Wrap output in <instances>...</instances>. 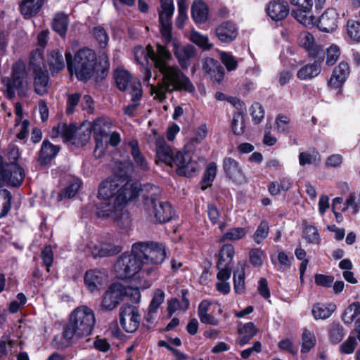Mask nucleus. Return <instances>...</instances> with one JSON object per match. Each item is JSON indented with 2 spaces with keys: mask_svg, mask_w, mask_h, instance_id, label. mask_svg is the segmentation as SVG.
<instances>
[{
  "mask_svg": "<svg viewBox=\"0 0 360 360\" xmlns=\"http://www.w3.org/2000/svg\"><path fill=\"white\" fill-rule=\"evenodd\" d=\"M128 145L131 149L130 153L137 167L143 171L148 170L149 169L148 164L146 158L140 151L138 141L132 139L129 141Z\"/></svg>",
  "mask_w": 360,
  "mask_h": 360,
  "instance_id": "e433bc0d",
  "label": "nucleus"
},
{
  "mask_svg": "<svg viewBox=\"0 0 360 360\" xmlns=\"http://www.w3.org/2000/svg\"><path fill=\"white\" fill-rule=\"evenodd\" d=\"M129 199V194L127 193L124 195L119 193L114 199V203L110 201L100 200L96 205L95 214L99 218H111L117 220L122 217L125 205Z\"/></svg>",
  "mask_w": 360,
  "mask_h": 360,
  "instance_id": "1a4fd4ad",
  "label": "nucleus"
},
{
  "mask_svg": "<svg viewBox=\"0 0 360 360\" xmlns=\"http://www.w3.org/2000/svg\"><path fill=\"white\" fill-rule=\"evenodd\" d=\"M349 66L346 62H341L333 70L331 77L328 80V86L337 89L342 86L349 75Z\"/></svg>",
  "mask_w": 360,
  "mask_h": 360,
  "instance_id": "5701e85b",
  "label": "nucleus"
},
{
  "mask_svg": "<svg viewBox=\"0 0 360 360\" xmlns=\"http://www.w3.org/2000/svg\"><path fill=\"white\" fill-rule=\"evenodd\" d=\"M154 57H155V52L154 51L153 48L150 44L148 45L145 49L140 50V56L139 51H136L135 52V59L139 64L143 65V61H141L142 58H143V60H145L148 64V59L150 58L152 60H153Z\"/></svg>",
  "mask_w": 360,
  "mask_h": 360,
  "instance_id": "bf43d9fd",
  "label": "nucleus"
},
{
  "mask_svg": "<svg viewBox=\"0 0 360 360\" xmlns=\"http://www.w3.org/2000/svg\"><path fill=\"white\" fill-rule=\"evenodd\" d=\"M320 161V155L318 151L313 150L311 153L302 152L299 154V163L301 166L311 165Z\"/></svg>",
  "mask_w": 360,
  "mask_h": 360,
  "instance_id": "864d4df0",
  "label": "nucleus"
},
{
  "mask_svg": "<svg viewBox=\"0 0 360 360\" xmlns=\"http://www.w3.org/2000/svg\"><path fill=\"white\" fill-rule=\"evenodd\" d=\"M245 123L243 116L240 112H236L233 114V120L231 122V129L233 135H241L244 133Z\"/></svg>",
  "mask_w": 360,
  "mask_h": 360,
  "instance_id": "13d9d810",
  "label": "nucleus"
},
{
  "mask_svg": "<svg viewBox=\"0 0 360 360\" xmlns=\"http://www.w3.org/2000/svg\"><path fill=\"white\" fill-rule=\"evenodd\" d=\"M122 249V246L117 242L115 243L112 238H108L100 240V250L97 254L99 258L107 257L120 253Z\"/></svg>",
  "mask_w": 360,
  "mask_h": 360,
  "instance_id": "f704fd0d",
  "label": "nucleus"
},
{
  "mask_svg": "<svg viewBox=\"0 0 360 360\" xmlns=\"http://www.w3.org/2000/svg\"><path fill=\"white\" fill-rule=\"evenodd\" d=\"M191 16L195 23H204L207 20L208 7L202 1L198 4H193L191 7Z\"/></svg>",
  "mask_w": 360,
  "mask_h": 360,
  "instance_id": "a19ab883",
  "label": "nucleus"
},
{
  "mask_svg": "<svg viewBox=\"0 0 360 360\" xmlns=\"http://www.w3.org/2000/svg\"><path fill=\"white\" fill-rule=\"evenodd\" d=\"M47 0H21L19 11L25 20H30L41 11Z\"/></svg>",
  "mask_w": 360,
  "mask_h": 360,
  "instance_id": "cd10ccee",
  "label": "nucleus"
},
{
  "mask_svg": "<svg viewBox=\"0 0 360 360\" xmlns=\"http://www.w3.org/2000/svg\"><path fill=\"white\" fill-rule=\"evenodd\" d=\"M162 11L159 12L160 34L166 44L172 41L171 19L174 11L173 0H160Z\"/></svg>",
  "mask_w": 360,
  "mask_h": 360,
  "instance_id": "9d476101",
  "label": "nucleus"
},
{
  "mask_svg": "<svg viewBox=\"0 0 360 360\" xmlns=\"http://www.w3.org/2000/svg\"><path fill=\"white\" fill-rule=\"evenodd\" d=\"M190 40L203 51H209L213 46L210 43L207 36L203 35L195 30L191 32Z\"/></svg>",
  "mask_w": 360,
  "mask_h": 360,
  "instance_id": "a18cd8bd",
  "label": "nucleus"
},
{
  "mask_svg": "<svg viewBox=\"0 0 360 360\" xmlns=\"http://www.w3.org/2000/svg\"><path fill=\"white\" fill-rule=\"evenodd\" d=\"M316 339L312 333L305 329L302 333V345L301 352L307 353L315 345Z\"/></svg>",
  "mask_w": 360,
  "mask_h": 360,
  "instance_id": "052dcab7",
  "label": "nucleus"
},
{
  "mask_svg": "<svg viewBox=\"0 0 360 360\" xmlns=\"http://www.w3.org/2000/svg\"><path fill=\"white\" fill-rule=\"evenodd\" d=\"M195 90V86L190 78L178 66H173L162 74L161 82H158L156 86L154 87V93L160 101L166 99L167 92L185 91L193 93Z\"/></svg>",
  "mask_w": 360,
  "mask_h": 360,
  "instance_id": "7ed1b4c3",
  "label": "nucleus"
},
{
  "mask_svg": "<svg viewBox=\"0 0 360 360\" xmlns=\"http://www.w3.org/2000/svg\"><path fill=\"white\" fill-rule=\"evenodd\" d=\"M67 68L70 75L75 74L77 79L86 82L96 74V80H102L108 75L110 63L107 58L98 62L96 52L85 47L77 51L74 57L70 52L65 53Z\"/></svg>",
  "mask_w": 360,
  "mask_h": 360,
  "instance_id": "f257e3e1",
  "label": "nucleus"
},
{
  "mask_svg": "<svg viewBox=\"0 0 360 360\" xmlns=\"http://www.w3.org/2000/svg\"><path fill=\"white\" fill-rule=\"evenodd\" d=\"M25 176V171L19 165L15 162L0 164V178L8 186H20Z\"/></svg>",
  "mask_w": 360,
  "mask_h": 360,
  "instance_id": "9b49d317",
  "label": "nucleus"
},
{
  "mask_svg": "<svg viewBox=\"0 0 360 360\" xmlns=\"http://www.w3.org/2000/svg\"><path fill=\"white\" fill-rule=\"evenodd\" d=\"M163 41H165L163 40ZM165 43V42H164ZM169 44H168L169 45ZM167 44L162 45L160 44H157V52L155 53V57L153 58V62L155 68H157L162 74H164L169 70V68H173L169 65V60L172 58L170 51L167 47Z\"/></svg>",
  "mask_w": 360,
  "mask_h": 360,
  "instance_id": "b1692460",
  "label": "nucleus"
},
{
  "mask_svg": "<svg viewBox=\"0 0 360 360\" xmlns=\"http://www.w3.org/2000/svg\"><path fill=\"white\" fill-rule=\"evenodd\" d=\"M12 195L7 189H0V218L6 217L11 210Z\"/></svg>",
  "mask_w": 360,
  "mask_h": 360,
  "instance_id": "c03bdc74",
  "label": "nucleus"
},
{
  "mask_svg": "<svg viewBox=\"0 0 360 360\" xmlns=\"http://www.w3.org/2000/svg\"><path fill=\"white\" fill-rule=\"evenodd\" d=\"M299 44L305 49L310 58L325 59V50L321 45L316 43L312 34L306 32L300 36Z\"/></svg>",
  "mask_w": 360,
  "mask_h": 360,
  "instance_id": "f3484780",
  "label": "nucleus"
},
{
  "mask_svg": "<svg viewBox=\"0 0 360 360\" xmlns=\"http://www.w3.org/2000/svg\"><path fill=\"white\" fill-rule=\"evenodd\" d=\"M290 119L285 115L279 114L276 118L278 131L283 134H288L290 132Z\"/></svg>",
  "mask_w": 360,
  "mask_h": 360,
  "instance_id": "0e129e2a",
  "label": "nucleus"
},
{
  "mask_svg": "<svg viewBox=\"0 0 360 360\" xmlns=\"http://www.w3.org/2000/svg\"><path fill=\"white\" fill-rule=\"evenodd\" d=\"M202 69L212 81L219 83L224 79V69L217 60L205 58L202 61Z\"/></svg>",
  "mask_w": 360,
  "mask_h": 360,
  "instance_id": "4be33fe9",
  "label": "nucleus"
},
{
  "mask_svg": "<svg viewBox=\"0 0 360 360\" xmlns=\"http://www.w3.org/2000/svg\"><path fill=\"white\" fill-rule=\"evenodd\" d=\"M170 167H176V173L182 176H191L198 168V164L192 160L191 153L186 150H179L172 156Z\"/></svg>",
  "mask_w": 360,
  "mask_h": 360,
  "instance_id": "f8f14e48",
  "label": "nucleus"
},
{
  "mask_svg": "<svg viewBox=\"0 0 360 360\" xmlns=\"http://www.w3.org/2000/svg\"><path fill=\"white\" fill-rule=\"evenodd\" d=\"M69 25V18L64 13H58L52 22V29L61 37H65Z\"/></svg>",
  "mask_w": 360,
  "mask_h": 360,
  "instance_id": "ea45409f",
  "label": "nucleus"
},
{
  "mask_svg": "<svg viewBox=\"0 0 360 360\" xmlns=\"http://www.w3.org/2000/svg\"><path fill=\"white\" fill-rule=\"evenodd\" d=\"M265 12L272 20L278 22L288 15L290 8L284 0H271L266 6Z\"/></svg>",
  "mask_w": 360,
  "mask_h": 360,
  "instance_id": "a211bd4d",
  "label": "nucleus"
},
{
  "mask_svg": "<svg viewBox=\"0 0 360 360\" xmlns=\"http://www.w3.org/2000/svg\"><path fill=\"white\" fill-rule=\"evenodd\" d=\"M217 172V165L215 162H211L207 165L202 179L200 181V187L202 191L212 186L216 177Z\"/></svg>",
  "mask_w": 360,
  "mask_h": 360,
  "instance_id": "79ce46f5",
  "label": "nucleus"
},
{
  "mask_svg": "<svg viewBox=\"0 0 360 360\" xmlns=\"http://www.w3.org/2000/svg\"><path fill=\"white\" fill-rule=\"evenodd\" d=\"M46 62L52 77L59 74L65 67L63 54L58 49H53L47 53Z\"/></svg>",
  "mask_w": 360,
  "mask_h": 360,
  "instance_id": "c85d7f7f",
  "label": "nucleus"
},
{
  "mask_svg": "<svg viewBox=\"0 0 360 360\" xmlns=\"http://www.w3.org/2000/svg\"><path fill=\"white\" fill-rule=\"evenodd\" d=\"M234 291L236 294H242L245 292V273L242 269L233 272V275Z\"/></svg>",
  "mask_w": 360,
  "mask_h": 360,
  "instance_id": "6e6d98bb",
  "label": "nucleus"
},
{
  "mask_svg": "<svg viewBox=\"0 0 360 360\" xmlns=\"http://www.w3.org/2000/svg\"><path fill=\"white\" fill-rule=\"evenodd\" d=\"M134 186H136V193L131 198V200H134L139 196H141L144 200L146 206L155 204L158 199V196L160 194V188L154 184H146L140 185L137 182L132 184L129 183V187L130 190H134Z\"/></svg>",
  "mask_w": 360,
  "mask_h": 360,
  "instance_id": "dca6fc26",
  "label": "nucleus"
},
{
  "mask_svg": "<svg viewBox=\"0 0 360 360\" xmlns=\"http://www.w3.org/2000/svg\"><path fill=\"white\" fill-rule=\"evenodd\" d=\"M292 5L297 6L292 10V15L300 23L304 26L313 24L314 15L311 8L314 0H290Z\"/></svg>",
  "mask_w": 360,
  "mask_h": 360,
  "instance_id": "4468645a",
  "label": "nucleus"
},
{
  "mask_svg": "<svg viewBox=\"0 0 360 360\" xmlns=\"http://www.w3.org/2000/svg\"><path fill=\"white\" fill-rule=\"evenodd\" d=\"M235 255V249L231 244H224L220 249L217 264L220 266H231Z\"/></svg>",
  "mask_w": 360,
  "mask_h": 360,
  "instance_id": "37998d69",
  "label": "nucleus"
},
{
  "mask_svg": "<svg viewBox=\"0 0 360 360\" xmlns=\"http://www.w3.org/2000/svg\"><path fill=\"white\" fill-rule=\"evenodd\" d=\"M269 233V223L266 220H262L257 226L254 235L253 240L257 244L262 243L267 238Z\"/></svg>",
  "mask_w": 360,
  "mask_h": 360,
  "instance_id": "3c124183",
  "label": "nucleus"
},
{
  "mask_svg": "<svg viewBox=\"0 0 360 360\" xmlns=\"http://www.w3.org/2000/svg\"><path fill=\"white\" fill-rule=\"evenodd\" d=\"M313 63L303 65L297 72V77L300 80H307L318 76L321 71V64L324 59L313 58Z\"/></svg>",
  "mask_w": 360,
  "mask_h": 360,
  "instance_id": "c756f323",
  "label": "nucleus"
},
{
  "mask_svg": "<svg viewBox=\"0 0 360 360\" xmlns=\"http://www.w3.org/2000/svg\"><path fill=\"white\" fill-rule=\"evenodd\" d=\"M329 339L332 343L340 342L345 335L344 328L338 323H332L328 329Z\"/></svg>",
  "mask_w": 360,
  "mask_h": 360,
  "instance_id": "09e8293b",
  "label": "nucleus"
},
{
  "mask_svg": "<svg viewBox=\"0 0 360 360\" xmlns=\"http://www.w3.org/2000/svg\"><path fill=\"white\" fill-rule=\"evenodd\" d=\"M59 150L60 147L58 146L53 145L44 140L41 145L38 162L41 165H48L56 158Z\"/></svg>",
  "mask_w": 360,
  "mask_h": 360,
  "instance_id": "2f4dec72",
  "label": "nucleus"
},
{
  "mask_svg": "<svg viewBox=\"0 0 360 360\" xmlns=\"http://www.w3.org/2000/svg\"><path fill=\"white\" fill-rule=\"evenodd\" d=\"M1 83L5 86L3 94L6 99L10 101L14 99L15 93L20 98L27 97L28 86L24 63L22 62L15 63L11 68V76L3 77Z\"/></svg>",
  "mask_w": 360,
  "mask_h": 360,
  "instance_id": "423d86ee",
  "label": "nucleus"
},
{
  "mask_svg": "<svg viewBox=\"0 0 360 360\" xmlns=\"http://www.w3.org/2000/svg\"><path fill=\"white\" fill-rule=\"evenodd\" d=\"M215 33L221 42L230 43L237 37L238 27L233 22L226 20L216 27Z\"/></svg>",
  "mask_w": 360,
  "mask_h": 360,
  "instance_id": "bb28decb",
  "label": "nucleus"
},
{
  "mask_svg": "<svg viewBox=\"0 0 360 360\" xmlns=\"http://www.w3.org/2000/svg\"><path fill=\"white\" fill-rule=\"evenodd\" d=\"M359 315H360V302H355L349 305L344 311L342 319L345 324H350Z\"/></svg>",
  "mask_w": 360,
  "mask_h": 360,
  "instance_id": "de8ad7c7",
  "label": "nucleus"
},
{
  "mask_svg": "<svg viewBox=\"0 0 360 360\" xmlns=\"http://www.w3.org/2000/svg\"><path fill=\"white\" fill-rule=\"evenodd\" d=\"M250 114L255 124H259L264 117V110L262 104L255 102L250 108Z\"/></svg>",
  "mask_w": 360,
  "mask_h": 360,
  "instance_id": "69168bd1",
  "label": "nucleus"
},
{
  "mask_svg": "<svg viewBox=\"0 0 360 360\" xmlns=\"http://www.w3.org/2000/svg\"><path fill=\"white\" fill-rule=\"evenodd\" d=\"M220 58L221 63L224 65L228 71H233L238 67V61L231 54L226 52H221Z\"/></svg>",
  "mask_w": 360,
  "mask_h": 360,
  "instance_id": "774afa93",
  "label": "nucleus"
},
{
  "mask_svg": "<svg viewBox=\"0 0 360 360\" xmlns=\"http://www.w3.org/2000/svg\"><path fill=\"white\" fill-rule=\"evenodd\" d=\"M347 33L352 40L360 42V22L349 20L347 22Z\"/></svg>",
  "mask_w": 360,
  "mask_h": 360,
  "instance_id": "5fc2aeb1",
  "label": "nucleus"
},
{
  "mask_svg": "<svg viewBox=\"0 0 360 360\" xmlns=\"http://www.w3.org/2000/svg\"><path fill=\"white\" fill-rule=\"evenodd\" d=\"M304 238L309 243L318 244L320 242V236L314 226L309 225L304 230Z\"/></svg>",
  "mask_w": 360,
  "mask_h": 360,
  "instance_id": "e2e57ef3",
  "label": "nucleus"
},
{
  "mask_svg": "<svg viewBox=\"0 0 360 360\" xmlns=\"http://www.w3.org/2000/svg\"><path fill=\"white\" fill-rule=\"evenodd\" d=\"M105 279V275L96 269L86 271L84 276V285L91 292L99 290Z\"/></svg>",
  "mask_w": 360,
  "mask_h": 360,
  "instance_id": "393cba45",
  "label": "nucleus"
},
{
  "mask_svg": "<svg viewBox=\"0 0 360 360\" xmlns=\"http://www.w3.org/2000/svg\"><path fill=\"white\" fill-rule=\"evenodd\" d=\"M91 34L97 41L101 48L104 49L106 47L108 44L109 37L103 27L101 25L94 27L91 30Z\"/></svg>",
  "mask_w": 360,
  "mask_h": 360,
  "instance_id": "8fccbe9b",
  "label": "nucleus"
},
{
  "mask_svg": "<svg viewBox=\"0 0 360 360\" xmlns=\"http://www.w3.org/2000/svg\"><path fill=\"white\" fill-rule=\"evenodd\" d=\"M124 296H130L134 303L141 300V293L137 288L125 287L120 283L111 284L103 295L101 309L112 311L121 303Z\"/></svg>",
  "mask_w": 360,
  "mask_h": 360,
  "instance_id": "0eeeda50",
  "label": "nucleus"
},
{
  "mask_svg": "<svg viewBox=\"0 0 360 360\" xmlns=\"http://www.w3.org/2000/svg\"><path fill=\"white\" fill-rule=\"evenodd\" d=\"M223 169L226 176L236 183H242L245 180L240 164L231 157H226L223 160Z\"/></svg>",
  "mask_w": 360,
  "mask_h": 360,
  "instance_id": "aec40b11",
  "label": "nucleus"
},
{
  "mask_svg": "<svg viewBox=\"0 0 360 360\" xmlns=\"http://www.w3.org/2000/svg\"><path fill=\"white\" fill-rule=\"evenodd\" d=\"M106 122L102 118H98L94 122L84 121L80 124L81 135H120L117 131H107Z\"/></svg>",
  "mask_w": 360,
  "mask_h": 360,
  "instance_id": "412c9836",
  "label": "nucleus"
},
{
  "mask_svg": "<svg viewBox=\"0 0 360 360\" xmlns=\"http://www.w3.org/2000/svg\"><path fill=\"white\" fill-rule=\"evenodd\" d=\"M114 79L117 88L121 91H125L132 82V75L123 68H117L114 72Z\"/></svg>",
  "mask_w": 360,
  "mask_h": 360,
  "instance_id": "4c0bfd02",
  "label": "nucleus"
},
{
  "mask_svg": "<svg viewBox=\"0 0 360 360\" xmlns=\"http://www.w3.org/2000/svg\"><path fill=\"white\" fill-rule=\"evenodd\" d=\"M129 176L126 174H114L103 181L98 188V198L99 200L110 201L114 203L117 195L128 193L130 198L136 193V186L134 190L129 189ZM131 199H129L130 200Z\"/></svg>",
  "mask_w": 360,
  "mask_h": 360,
  "instance_id": "39448f33",
  "label": "nucleus"
},
{
  "mask_svg": "<svg viewBox=\"0 0 360 360\" xmlns=\"http://www.w3.org/2000/svg\"><path fill=\"white\" fill-rule=\"evenodd\" d=\"M340 55V50L338 46L332 44L325 51L326 64L332 66L335 64Z\"/></svg>",
  "mask_w": 360,
  "mask_h": 360,
  "instance_id": "4d7b16f0",
  "label": "nucleus"
},
{
  "mask_svg": "<svg viewBox=\"0 0 360 360\" xmlns=\"http://www.w3.org/2000/svg\"><path fill=\"white\" fill-rule=\"evenodd\" d=\"M82 185L80 179L76 176H70L68 180V185L57 195V200L62 201L65 198L74 197Z\"/></svg>",
  "mask_w": 360,
  "mask_h": 360,
  "instance_id": "473e14b6",
  "label": "nucleus"
},
{
  "mask_svg": "<svg viewBox=\"0 0 360 360\" xmlns=\"http://www.w3.org/2000/svg\"><path fill=\"white\" fill-rule=\"evenodd\" d=\"M173 46V51L175 57L176 58L179 65L183 70H186L188 66V61L190 59L195 56L196 49L194 46L188 44L184 47H180V45L176 39H172L170 42Z\"/></svg>",
  "mask_w": 360,
  "mask_h": 360,
  "instance_id": "6ab92c4d",
  "label": "nucleus"
},
{
  "mask_svg": "<svg viewBox=\"0 0 360 360\" xmlns=\"http://www.w3.org/2000/svg\"><path fill=\"white\" fill-rule=\"evenodd\" d=\"M165 298V292L160 288L155 290L153 296L148 306L150 313H157L160 306L164 302Z\"/></svg>",
  "mask_w": 360,
  "mask_h": 360,
  "instance_id": "603ef678",
  "label": "nucleus"
},
{
  "mask_svg": "<svg viewBox=\"0 0 360 360\" xmlns=\"http://www.w3.org/2000/svg\"><path fill=\"white\" fill-rule=\"evenodd\" d=\"M351 210L352 214H356L360 210V203L356 201L355 193H350L344 203V210Z\"/></svg>",
  "mask_w": 360,
  "mask_h": 360,
  "instance_id": "338daca9",
  "label": "nucleus"
},
{
  "mask_svg": "<svg viewBox=\"0 0 360 360\" xmlns=\"http://www.w3.org/2000/svg\"><path fill=\"white\" fill-rule=\"evenodd\" d=\"M338 17L337 11L333 8H329L319 18L314 15L313 24L308 27L316 25L321 32H332L338 27Z\"/></svg>",
  "mask_w": 360,
  "mask_h": 360,
  "instance_id": "2eb2a0df",
  "label": "nucleus"
},
{
  "mask_svg": "<svg viewBox=\"0 0 360 360\" xmlns=\"http://www.w3.org/2000/svg\"><path fill=\"white\" fill-rule=\"evenodd\" d=\"M239 336L238 344L243 347L247 345L250 340L257 333V329L252 322L243 324L238 329Z\"/></svg>",
  "mask_w": 360,
  "mask_h": 360,
  "instance_id": "58836bf2",
  "label": "nucleus"
},
{
  "mask_svg": "<svg viewBox=\"0 0 360 360\" xmlns=\"http://www.w3.org/2000/svg\"><path fill=\"white\" fill-rule=\"evenodd\" d=\"M96 323L93 310L86 306H80L75 309L70 316L63 336L70 340L74 337L82 338L90 335Z\"/></svg>",
  "mask_w": 360,
  "mask_h": 360,
  "instance_id": "20e7f679",
  "label": "nucleus"
},
{
  "mask_svg": "<svg viewBox=\"0 0 360 360\" xmlns=\"http://www.w3.org/2000/svg\"><path fill=\"white\" fill-rule=\"evenodd\" d=\"M248 233L244 227H234L229 229L221 238V241H236L243 238Z\"/></svg>",
  "mask_w": 360,
  "mask_h": 360,
  "instance_id": "49530a36",
  "label": "nucleus"
},
{
  "mask_svg": "<svg viewBox=\"0 0 360 360\" xmlns=\"http://www.w3.org/2000/svg\"><path fill=\"white\" fill-rule=\"evenodd\" d=\"M56 135H76L75 134L78 130H81L80 126L78 127L76 123H67L58 124Z\"/></svg>",
  "mask_w": 360,
  "mask_h": 360,
  "instance_id": "680f3d73",
  "label": "nucleus"
},
{
  "mask_svg": "<svg viewBox=\"0 0 360 360\" xmlns=\"http://www.w3.org/2000/svg\"><path fill=\"white\" fill-rule=\"evenodd\" d=\"M134 251L139 254L143 266H155L163 263L166 257L165 247L160 243L146 241L133 244Z\"/></svg>",
  "mask_w": 360,
  "mask_h": 360,
  "instance_id": "6e6552de",
  "label": "nucleus"
},
{
  "mask_svg": "<svg viewBox=\"0 0 360 360\" xmlns=\"http://www.w3.org/2000/svg\"><path fill=\"white\" fill-rule=\"evenodd\" d=\"M153 207L154 216L160 223H166L169 221L174 214V211L169 202H160L158 205H151Z\"/></svg>",
  "mask_w": 360,
  "mask_h": 360,
  "instance_id": "7c9ffc66",
  "label": "nucleus"
},
{
  "mask_svg": "<svg viewBox=\"0 0 360 360\" xmlns=\"http://www.w3.org/2000/svg\"><path fill=\"white\" fill-rule=\"evenodd\" d=\"M115 271L120 278H132L142 289L150 288L158 278V269L143 266L139 255L134 251L133 245L130 252H125L117 258Z\"/></svg>",
  "mask_w": 360,
  "mask_h": 360,
  "instance_id": "f03ea898",
  "label": "nucleus"
},
{
  "mask_svg": "<svg viewBox=\"0 0 360 360\" xmlns=\"http://www.w3.org/2000/svg\"><path fill=\"white\" fill-rule=\"evenodd\" d=\"M141 321L139 309L134 305L124 304L120 309V323L122 328L127 333L135 332Z\"/></svg>",
  "mask_w": 360,
  "mask_h": 360,
  "instance_id": "ddd939ff",
  "label": "nucleus"
},
{
  "mask_svg": "<svg viewBox=\"0 0 360 360\" xmlns=\"http://www.w3.org/2000/svg\"><path fill=\"white\" fill-rule=\"evenodd\" d=\"M155 143L157 157L160 161L169 165L172 162L173 153L171 148L166 143L164 136H158Z\"/></svg>",
  "mask_w": 360,
  "mask_h": 360,
  "instance_id": "c9c22d12",
  "label": "nucleus"
},
{
  "mask_svg": "<svg viewBox=\"0 0 360 360\" xmlns=\"http://www.w3.org/2000/svg\"><path fill=\"white\" fill-rule=\"evenodd\" d=\"M34 75V92L39 96H44L48 93L49 83V72L41 67H37L32 70Z\"/></svg>",
  "mask_w": 360,
  "mask_h": 360,
  "instance_id": "a878e982",
  "label": "nucleus"
},
{
  "mask_svg": "<svg viewBox=\"0 0 360 360\" xmlns=\"http://www.w3.org/2000/svg\"><path fill=\"white\" fill-rule=\"evenodd\" d=\"M336 309V305L333 302H317L312 306L311 313L315 320H325L331 316Z\"/></svg>",
  "mask_w": 360,
  "mask_h": 360,
  "instance_id": "72a5a7b5",
  "label": "nucleus"
}]
</instances>
